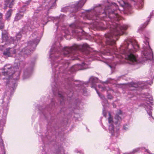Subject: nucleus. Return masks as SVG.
<instances>
[{
    "label": "nucleus",
    "instance_id": "obj_12",
    "mask_svg": "<svg viewBox=\"0 0 154 154\" xmlns=\"http://www.w3.org/2000/svg\"><path fill=\"white\" fill-rule=\"evenodd\" d=\"M122 114V111L121 110H119L116 115L115 119L117 120L118 121L121 120L122 119L121 117L119 116V115Z\"/></svg>",
    "mask_w": 154,
    "mask_h": 154
},
{
    "label": "nucleus",
    "instance_id": "obj_14",
    "mask_svg": "<svg viewBox=\"0 0 154 154\" xmlns=\"http://www.w3.org/2000/svg\"><path fill=\"white\" fill-rule=\"evenodd\" d=\"M4 22L2 20L0 21V29H2L4 27Z\"/></svg>",
    "mask_w": 154,
    "mask_h": 154
},
{
    "label": "nucleus",
    "instance_id": "obj_21",
    "mask_svg": "<svg viewBox=\"0 0 154 154\" xmlns=\"http://www.w3.org/2000/svg\"><path fill=\"white\" fill-rule=\"evenodd\" d=\"M3 14L0 12V21H1L2 19Z\"/></svg>",
    "mask_w": 154,
    "mask_h": 154
},
{
    "label": "nucleus",
    "instance_id": "obj_9",
    "mask_svg": "<svg viewBox=\"0 0 154 154\" xmlns=\"http://www.w3.org/2000/svg\"><path fill=\"white\" fill-rule=\"evenodd\" d=\"M24 12L21 11H20L17 13L16 15L14 18V21H18L21 19L23 17Z\"/></svg>",
    "mask_w": 154,
    "mask_h": 154
},
{
    "label": "nucleus",
    "instance_id": "obj_15",
    "mask_svg": "<svg viewBox=\"0 0 154 154\" xmlns=\"http://www.w3.org/2000/svg\"><path fill=\"white\" fill-rule=\"evenodd\" d=\"M21 35L20 32L17 34L16 36V39L17 41L20 40L21 38Z\"/></svg>",
    "mask_w": 154,
    "mask_h": 154
},
{
    "label": "nucleus",
    "instance_id": "obj_26",
    "mask_svg": "<svg viewBox=\"0 0 154 154\" xmlns=\"http://www.w3.org/2000/svg\"><path fill=\"white\" fill-rule=\"evenodd\" d=\"M4 154H5V153H4Z\"/></svg>",
    "mask_w": 154,
    "mask_h": 154
},
{
    "label": "nucleus",
    "instance_id": "obj_6",
    "mask_svg": "<svg viewBox=\"0 0 154 154\" xmlns=\"http://www.w3.org/2000/svg\"><path fill=\"white\" fill-rule=\"evenodd\" d=\"M11 49H12L11 48L6 49L3 52V55L7 57H9L11 56V54H15L16 53L15 49H13L12 50H10Z\"/></svg>",
    "mask_w": 154,
    "mask_h": 154
},
{
    "label": "nucleus",
    "instance_id": "obj_22",
    "mask_svg": "<svg viewBox=\"0 0 154 154\" xmlns=\"http://www.w3.org/2000/svg\"><path fill=\"white\" fill-rule=\"evenodd\" d=\"M114 6H115L116 8L118 7V5L116 4V3H114L113 4H112Z\"/></svg>",
    "mask_w": 154,
    "mask_h": 154
},
{
    "label": "nucleus",
    "instance_id": "obj_4",
    "mask_svg": "<svg viewBox=\"0 0 154 154\" xmlns=\"http://www.w3.org/2000/svg\"><path fill=\"white\" fill-rule=\"evenodd\" d=\"M122 53L126 55L125 58L132 62L136 61V57L132 53L131 50L127 49L126 50H123Z\"/></svg>",
    "mask_w": 154,
    "mask_h": 154
},
{
    "label": "nucleus",
    "instance_id": "obj_25",
    "mask_svg": "<svg viewBox=\"0 0 154 154\" xmlns=\"http://www.w3.org/2000/svg\"><path fill=\"white\" fill-rule=\"evenodd\" d=\"M97 94H99V93L97 91Z\"/></svg>",
    "mask_w": 154,
    "mask_h": 154
},
{
    "label": "nucleus",
    "instance_id": "obj_10",
    "mask_svg": "<svg viewBox=\"0 0 154 154\" xmlns=\"http://www.w3.org/2000/svg\"><path fill=\"white\" fill-rule=\"evenodd\" d=\"M16 0H6L5 1V4L8 5V7L11 8H12L14 4V2Z\"/></svg>",
    "mask_w": 154,
    "mask_h": 154
},
{
    "label": "nucleus",
    "instance_id": "obj_13",
    "mask_svg": "<svg viewBox=\"0 0 154 154\" xmlns=\"http://www.w3.org/2000/svg\"><path fill=\"white\" fill-rule=\"evenodd\" d=\"M2 41L3 42H6L8 38V37L6 34H3V33L2 32Z\"/></svg>",
    "mask_w": 154,
    "mask_h": 154
},
{
    "label": "nucleus",
    "instance_id": "obj_8",
    "mask_svg": "<svg viewBox=\"0 0 154 154\" xmlns=\"http://www.w3.org/2000/svg\"><path fill=\"white\" fill-rule=\"evenodd\" d=\"M85 2V0H80L77 4L75 6V10L73 11L74 12H76L79 9L81 8L84 5Z\"/></svg>",
    "mask_w": 154,
    "mask_h": 154
},
{
    "label": "nucleus",
    "instance_id": "obj_23",
    "mask_svg": "<svg viewBox=\"0 0 154 154\" xmlns=\"http://www.w3.org/2000/svg\"><path fill=\"white\" fill-rule=\"evenodd\" d=\"M25 49H23V50H22V51H24L25 52Z\"/></svg>",
    "mask_w": 154,
    "mask_h": 154
},
{
    "label": "nucleus",
    "instance_id": "obj_20",
    "mask_svg": "<svg viewBox=\"0 0 154 154\" xmlns=\"http://www.w3.org/2000/svg\"><path fill=\"white\" fill-rule=\"evenodd\" d=\"M123 129L125 130H127V129H128V125H124L123 126Z\"/></svg>",
    "mask_w": 154,
    "mask_h": 154
},
{
    "label": "nucleus",
    "instance_id": "obj_3",
    "mask_svg": "<svg viewBox=\"0 0 154 154\" xmlns=\"http://www.w3.org/2000/svg\"><path fill=\"white\" fill-rule=\"evenodd\" d=\"M12 69L13 68L9 65L5 66L3 69L4 71L2 72L3 75L7 77L6 79L7 80H9L12 77V75L14 76Z\"/></svg>",
    "mask_w": 154,
    "mask_h": 154
},
{
    "label": "nucleus",
    "instance_id": "obj_17",
    "mask_svg": "<svg viewBox=\"0 0 154 154\" xmlns=\"http://www.w3.org/2000/svg\"><path fill=\"white\" fill-rule=\"evenodd\" d=\"M107 98L109 99H112L113 98V97L110 94H108L107 95Z\"/></svg>",
    "mask_w": 154,
    "mask_h": 154
},
{
    "label": "nucleus",
    "instance_id": "obj_2",
    "mask_svg": "<svg viewBox=\"0 0 154 154\" xmlns=\"http://www.w3.org/2000/svg\"><path fill=\"white\" fill-rule=\"evenodd\" d=\"M89 48V46L86 43L82 45H75L71 47L65 48L64 54L65 55H66L68 54L72 53L74 51L79 49H81L82 51H84L87 50V48Z\"/></svg>",
    "mask_w": 154,
    "mask_h": 154
},
{
    "label": "nucleus",
    "instance_id": "obj_11",
    "mask_svg": "<svg viewBox=\"0 0 154 154\" xmlns=\"http://www.w3.org/2000/svg\"><path fill=\"white\" fill-rule=\"evenodd\" d=\"M13 12V10L11 9H10L7 11L6 14L5 15V18L6 20H9L10 18L11 17L12 14Z\"/></svg>",
    "mask_w": 154,
    "mask_h": 154
},
{
    "label": "nucleus",
    "instance_id": "obj_1",
    "mask_svg": "<svg viewBox=\"0 0 154 154\" xmlns=\"http://www.w3.org/2000/svg\"><path fill=\"white\" fill-rule=\"evenodd\" d=\"M110 32L105 35L107 39L106 41L107 44L110 45H113L116 44V40H118V36L124 34V31L128 28V26L124 25L122 26L116 23L111 22Z\"/></svg>",
    "mask_w": 154,
    "mask_h": 154
},
{
    "label": "nucleus",
    "instance_id": "obj_19",
    "mask_svg": "<svg viewBox=\"0 0 154 154\" xmlns=\"http://www.w3.org/2000/svg\"><path fill=\"white\" fill-rule=\"evenodd\" d=\"M4 6L3 8L4 10H6L7 9L8 6V5L5 4V3L4 4Z\"/></svg>",
    "mask_w": 154,
    "mask_h": 154
},
{
    "label": "nucleus",
    "instance_id": "obj_18",
    "mask_svg": "<svg viewBox=\"0 0 154 154\" xmlns=\"http://www.w3.org/2000/svg\"><path fill=\"white\" fill-rule=\"evenodd\" d=\"M139 48V45H136L135 46H133V48L135 50H136V49L138 48Z\"/></svg>",
    "mask_w": 154,
    "mask_h": 154
},
{
    "label": "nucleus",
    "instance_id": "obj_24",
    "mask_svg": "<svg viewBox=\"0 0 154 154\" xmlns=\"http://www.w3.org/2000/svg\"><path fill=\"white\" fill-rule=\"evenodd\" d=\"M59 96H60V97H62V96L61 95V94H59Z\"/></svg>",
    "mask_w": 154,
    "mask_h": 154
},
{
    "label": "nucleus",
    "instance_id": "obj_7",
    "mask_svg": "<svg viewBox=\"0 0 154 154\" xmlns=\"http://www.w3.org/2000/svg\"><path fill=\"white\" fill-rule=\"evenodd\" d=\"M109 130L112 135L117 137L119 135V131L118 130L114 131V127L112 124L110 125L109 127Z\"/></svg>",
    "mask_w": 154,
    "mask_h": 154
},
{
    "label": "nucleus",
    "instance_id": "obj_16",
    "mask_svg": "<svg viewBox=\"0 0 154 154\" xmlns=\"http://www.w3.org/2000/svg\"><path fill=\"white\" fill-rule=\"evenodd\" d=\"M109 117L108 119L109 122V123L112 124V123L113 122V119L112 117H111V115L110 113H109Z\"/></svg>",
    "mask_w": 154,
    "mask_h": 154
},
{
    "label": "nucleus",
    "instance_id": "obj_5",
    "mask_svg": "<svg viewBox=\"0 0 154 154\" xmlns=\"http://www.w3.org/2000/svg\"><path fill=\"white\" fill-rule=\"evenodd\" d=\"M104 12L106 14H109V16L110 18H112L113 17L115 21H118L121 19V17L118 14L114 13L113 11L110 9L108 10L106 8Z\"/></svg>",
    "mask_w": 154,
    "mask_h": 154
}]
</instances>
